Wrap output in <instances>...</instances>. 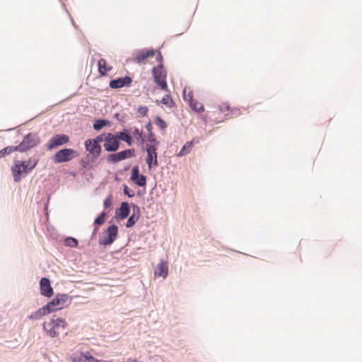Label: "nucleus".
<instances>
[{
  "mask_svg": "<svg viewBox=\"0 0 362 362\" xmlns=\"http://www.w3.org/2000/svg\"><path fill=\"white\" fill-rule=\"evenodd\" d=\"M67 325L64 319L56 317V315H54L49 322H45L42 324V329L49 337L54 338L59 336V329L60 328L65 329Z\"/></svg>",
  "mask_w": 362,
  "mask_h": 362,
  "instance_id": "1",
  "label": "nucleus"
},
{
  "mask_svg": "<svg viewBox=\"0 0 362 362\" xmlns=\"http://www.w3.org/2000/svg\"><path fill=\"white\" fill-rule=\"evenodd\" d=\"M71 303V297L69 294L58 293L45 306L49 313L67 307Z\"/></svg>",
  "mask_w": 362,
  "mask_h": 362,
  "instance_id": "2",
  "label": "nucleus"
},
{
  "mask_svg": "<svg viewBox=\"0 0 362 362\" xmlns=\"http://www.w3.org/2000/svg\"><path fill=\"white\" fill-rule=\"evenodd\" d=\"M40 141V139L37 133L30 132L25 135L22 141L17 145L18 152H27L30 149L37 146Z\"/></svg>",
  "mask_w": 362,
  "mask_h": 362,
  "instance_id": "3",
  "label": "nucleus"
},
{
  "mask_svg": "<svg viewBox=\"0 0 362 362\" xmlns=\"http://www.w3.org/2000/svg\"><path fill=\"white\" fill-rule=\"evenodd\" d=\"M78 156L79 153L74 149L64 148L54 153L52 156V161L56 164L66 163Z\"/></svg>",
  "mask_w": 362,
  "mask_h": 362,
  "instance_id": "4",
  "label": "nucleus"
},
{
  "mask_svg": "<svg viewBox=\"0 0 362 362\" xmlns=\"http://www.w3.org/2000/svg\"><path fill=\"white\" fill-rule=\"evenodd\" d=\"M103 237H100L98 244L103 246L111 245L118 235V227L115 224L110 225L104 232Z\"/></svg>",
  "mask_w": 362,
  "mask_h": 362,
  "instance_id": "5",
  "label": "nucleus"
},
{
  "mask_svg": "<svg viewBox=\"0 0 362 362\" xmlns=\"http://www.w3.org/2000/svg\"><path fill=\"white\" fill-rule=\"evenodd\" d=\"M26 168L25 162L23 160H14L11 167V172L15 182H20L22 178L25 177L30 171Z\"/></svg>",
  "mask_w": 362,
  "mask_h": 362,
  "instance_id": "6",
  "label": "nucleus"
},
{
  "mask_svg": "<svg viewBox=\"0 0 362 362\" xmlns=\"http://www.w3.org/2000/svg\"><path fill=\"white\" fill-rule=\"evenodd\" d=\"M152 74L153 81L161 90L168 91V83L166 81L167 71L163 68L153 67Z\"/></svg>",
  "mask_w": 362,
  "mask_h": 362,
  "instance_id": "7",
  "label": "nucleus"
},
{
  "mask_svg": "<svg viewBox=\"0 0 362 362\" xmlns=\"http://www.w3.org/2000/svg\"><path fill=\"white\" fill-rule=\"evenodd\" d=\"M135 156L134 148H128L115 153H110L107 157L109 163H117L119 161L127 158H132Z\"/></svg>",
  "mask_w": 362,
  "mask_h": 362,
  "instance_id": "8",
  "label": "nucleus"
},
{
  "mask_svg": "<svg viewBox=\"0 0 362 362\" xmlns=\"http://www.w3.org/2000/svg\"><path fill=\"white\" fill-rule=\"evenodd\" d=\"M69 142V136L64 134L54 135L46 144L47 149L52 151Z\"/></svg>",
  "mask_w": 362,
  "mask_h": 362,
  "instance_id": "9",
  "label": "nucleus"
},
{
  "mask_svg": "<svg viewBox=\"0 0 362 362\" xmlns=\"http://www.w3.org/2000/svg\"><path fill=\"white\" fill-rule=\"evenodd\" d=\"M120 146V142L115 134L107 132L105 142L103 144L105 150L107 152H116Z\"/></svg>",
  "mask_w": 362,
  "mask_h": 362,
  "instance_id": "10",
  "label": "nucleus"
},
{
  "mask_svg": "<svg viewBox=\"0 0 362 362\" xmlns=\"http://www.w3.org/2000/svg\"><path fill=\"white\" fill-rule=\"evenodd\" d=\"M84 145L86 150L89 152L92 160L97 159L100 156L102 152L100 144H95L88 139L85 141Z\"/></svg>",
  "mask_w": 362,
  "mask_h": 362,
  "instance_id": "11",
  "label": "nucleus"
},
{
  "mask_svg": "<svg viewBox=\"0 0 362 362\" xmlns=\"http://www.w3.org/2000/svg\"><path fill=\"white\" fill-rule=\"evenodd\" d=\"M132 83V78L129 76L119 77L112 79L109 83V86L112 89H118L123 87H129Z\"/></svg>",
  "mask_w": 362,
  "mask_h": 362,
  "instance_id": "12",
  "label": "nucleus"
},
{
  "mask_svg": "<svg viewBox=\"0 0 362 362\" xmlns=\"http://www.w3.org/2000/svg\"><path fill=\"white\" fill-rule=\"evenodd\" d=\"M40 294L45 297L50 298L54 294L53 288L51 286L49 279L42 277L40 281Z\"/></svg>",
  "mask_w": 362,
  "mask_h": 362,
  "instance_id": "13",
  "label": "nucleus"
},
{
  "mask_svg": "<svg viewBox=\"0 0 362 362\" xmlns=\"http://www.w3.org/2000/svg\"><path fill=\"white\" fill-rule=\"evenodd\" d=\"M131 206L132 207V214L129 216L127 221L125 224L127 228H132L136 223L139 221L141 216V209L140 208L135 204L132 203Z\"/></svg>",
  "mask_w": 362,
  "mask_h": 362,
  "instance_id": "14",
  "label": "nucleus"
},
{
  "mask_svg": "<svg viewBox=\"0 0 362 362\" xmlns=\"http://www.w3.org/2000/svg\"><path fill=\"white\" fill-rule=\"evenodd\" d=\"M131 204L127 202H122L120 204V206L116 209L115 215L117 218L119 220H123L127 218L130 214V207Z\"/></svg>",
  "mask_w": 362,
  "mask_h": 362,
  "instance_id": "15",
  "label": "nucleus"
},
{
  "mask_svg": "<svg viewBox=\"0 0 362 362\" xmlns=\"http://www.w3.org/2000/svg\"><path fill=\"white\" fill-rule=\"evenodd\" d=\"M118 141H124L128 146H132L133 144V139L131 136V129L124 128L122 131L115 132Z\"/></svg>",
  "mask_w": 362,
  "mask_h": 362,
  "instance_id": "16",
  "label": "nucleus"
},
{
  "mask_svg": "<svg viewBox=\"0 0 362 362\" xmlns=\"http://www.w3.org/2000/svg\"><path fill=\"white\" fill-rule=\"evenodd\" d=\"M155 276L165 279L168 275V267L167 262L161 260L154 272Z\"/></svg>",
  "mask_w": 362,
  "mask_h": 362,
  "instance_id": "17",
  "label": "nucleus"
},
{
  "mask_svg": "<svg viewBox=\"0 0 362 362\" xmlns=\"http://www.w3.org/2000/svg\"><path fill=\"white\" fill-rule=\"evenodd\" d=\"M146 163L148 165V169L158 165V153L146 152V157L145 158Z\"/></svg>",
  "mask_w": 362,
  "mask_h": 362,
  "instance_id": "18",
  "label": "nucleus"
},
{
  "mask_svg": "<svg viewBox=\"0 0 362 362\" xmlns=\"http://www.w3.org/2000/svg\"><path fill=\"white\" fill-rule=\"evenodd\" d=\"M155 54V50L153 49H148V50H141L139 51L137 55L135 57V61L138 63L143 62L145 59H148L150 57H152Z\"/></svg>",
  "mask_w": 362,
  "mask_h": 362,
  "instance_id": "19",
  "label": "nucleus"
},
{
  "mask_svg": "<svg viewBox=\"0 0 362 362\" xmlns=\"http://www.w3.org/2000/svg\"><path fill=\"white\" fill-rule=\"evenodd\" d=\"M188 96L191 109L198 113L203 112L204 111V105L201 104L199 107H197L198 102L193 98V94L191 91L188 93Z\"/></svg>",
  "mask_w": 362,
  "mask_h": 362,
  "instance_id": "20",
  "label": "nucleus"
},
{
  "mask_svg": "<svg viewBox=\"0 0 362 362\" xmlns=\"http://www.w3.org/2000/svg\"><path fill=\"white\" fill-rule=\"evenodd\" d=\"M110 122L107 119L99 118L94 120L93 127L95 131H100L105 127H110Z\"/></svg>",
  "mask_w": 362,
  "mask_h": 362,
  "instance_id": "21",
  "label": "nucleus"
},
{
  "mask_svg": "<svg viewBox=\"0 0 362 362\" xmlns=\"http://www.w3.org/2000/svg\"><path fill=\"white\" fill-rule=\"evenodd\" d=\"M48 314H49V311H47V310L46 309V307L44 305L43 307L38 309L37 310L32 313L29 315L28 318L30 320H39L40 317L46 315H48Z\"/></svg>",
  "mask_w": 362,
  "mask_h": 362,
  "instance_id": "22",
  "label": "nucleus"
},
{
  "mask_svg": "<svg viewBox=\"0 0 362 362\" xmlns=\"http://www.w3.org/2000/svg\"><path fill=\"white\" fill-rule=\"evenodd\" d=\"M194 146V141H187L184 146L182 147L179 153L177 154L178 157H182L187 154H188L192 149Z\"/></svg>",
  "mask_w": 362,
  "mask_h": 362,
  "instance_id": "23",
  "label": "nucleus"
},
{
  "mask_svg": "<svg viewBox=\"0 0 362 362\" xmlns=\"http://www.w3.org/2000/svg\"><path fill=\"white\" fill-rule=\"evenodd\" d=\"M132 129L133 136L140 143L141 145H144L146 142V138L144 136L142 131L136 127H134Z\"/></svg>",
  "mask_w": 362,
  "mask_h": 362,
  "instance_id": "24",
  "label": "nucleus"
},
{
  "mask_svg": "<svg viewBox=\"0 0 362 362\" xmlns=\"http://www.w3.org/2000/svg\"><path fill=\"white\" fill-rule=\"evenodd\" d=\"M98 71L101 76H106L107 72L111 70L112 67L107 66L106 61L104 59H100L98 63Z\"/></svg>",
  "mask_w": 362,
  "mask_h": 362,
  "instance_id": "25",
  "label": "nucleus"
},
{
  "mask_svg": "<svg viewBox=\"0 0 362 362\" xmlns=\"http://www.w3.org/2000/svg\"><path fill=\"white\" fill-rule=\"evenodd\" d=\"M15 151H18L17 146H6L0 151V158H4Z\"/></svg>",
  "mask_w": 362,
  "mask_h": 362,
  "instance_id": "26",
  "label": "nucleus"
},
{
  "mask_svg": "<svg viewBox=\"0 0 362 362\" xmlns=\"http://www.w3.org/2000/svg\"><path fill=\"white\" fill-rule=\"evenodd\" d=\"M160 103L163 105H165L167 107L171 108L175 106V103L172 99L170 95L168 94L163 97L160 100ZM157 105H159L160 102L156 100Z\"/></svg>",
  "mask_w": 362,
  "mask_h": 362,
  "instance_id": "27",
  "label": "nucleus"
},
{
  "mask_svg": "<svg viewBox=\"0 0 362 362\" xmlns=\"http://www.w3.org/2000/svg\"><path fill=\"white\" fill-rule=\"evenodd\" d=\"M107 214L105 211H103L94 220L93 224L96 226L103 225L106 220Z\"/></svg>",
  "mask_w": 362,
  "mask_h": 362,
  "instance_id": "28",
  "label": "nucleus"
},
{
  "mask_svg": "<svg viewBox=\"0 0 362 362\" xmlns=\"http://www.w3.org/2000/svg\"><path fill=\"white\" fill-rule=\"evenodd\" d=\"M132 180L139 187H145L146 185V176L142 174L135 178H133Z\"/></svg>",
  "mask_w": 362,
  "mask_h": 362,
  "instance_id": "29",
  "label": "nucleus"
},
{
  "mask_svg": "<svg viewBox=\"0 0 362 362\" xmlns=\"http://www.w3.org/2000/svg\"><path fill=\"white\" fill-rule=\"evenodd\" d=\"M25 162V165L27 168H29L28 170L30 173L37 166L39 159L30 158L28 160H23Z\"/></svg>",
  "mask_w": 362,
  "mask_h": 362,
  "instance_id": "30",
  "label": "nucleus"
},
{
  "mask_svg": "<svg viewBox=\"0 0 362 362\" xmlns=\"http://www.w3.org/2000/svg\"><path fill=\"white\" fill-rule=\"evenodd\" d=\"M64 245L70 247H76L78 245V241L76 238L73 237H66L64 239Z\"/></svg>",
  "mask_w": 362,
  "mask_h": 362,
  "instance_id": "31",
  "label": "nucleus"
},
{
  "mask_svg": "<svg viewBox=\"0 0 362 362\" xmlns=\"http://www.w3.org/2000/svg\"><path fill=\"white\" fill-rule=\"evenodd\" d=\"M82 358H83V362H102L95 358L88 351L80 353Z\"/></svg>",
  "mask_w": 362,
  "mask_h": 362,
  "instance_id": "32",
  "label": "nucleus"
},
{
  "mask_svg": "<svg viewBox=\"0 0 362 362\" xmlns=\"http://www.w3.org/2000/svg\"><path fill=\"white\" fill-rule=\"evenodd\" d=\"M154 122L155 124L161 130L165 129L168 127L166 122L164 121L160 116H156Z\"/></svg>",
  "mask_w": 362,
  "mask_h": 362,
  "instance_id": "33",
  "label": "nucleus"
},
{
  "mask_svg": "<svg viewBox=\"0 0 362 362\" xmlns=\"http://www.w3.org/2000/svg\"><path fill=\"white\" fill-rule=\"evenodd\" d=\"M107 136V133H103V134L98 135L94 139H90L91 141H93L94 143L100 144V142H103V141H104V143L105 142Z\"/></svg>",
  "mask_w": 362,
  "mask_h": 362,
  "instance_id": "34",
  "label": "nucleus"
},
{
  "mask_svg": "<svg viewBox=\"0 0 362 362\" xmlns=\"http://www.w3.org/2000/svg\"><path fill=\"white\" fill-rule=\"evenodd\" d=\"M91 161H93L91 160ZM80 164L83 168H88L90 169L92 168V165L90 164V160L87 157L82 158L80 161Z\"/></svg>",
  "mask_w": 362,
  "mask_h": 362,
  "instance_id": "35",
  "label": "nucleus"
},
{
  "mask_svg": "<svg viewBox=\"0 0 362 362\" xmlns=\"http://www.w3.org/2000/svg\"><path fill=\"white\" fill-rule=\"evenodd\" d=\"M148 112V108L147 106H139L137 108V112L139 113L140 116L145 117L146 116Z\"/></svg>",
  "mask_w": 362,
  "mask_h": 362,
  "instance_id": "36",
  "label": "nucleus"
},
{
  "mask_svg": "<svg viewBox=\"0 0 362 362\" xmlns=\"http://www.w3.org/2000/svg\"><path fill=\"white\" fill-rule=\"evenodd\" d=\"M124 194L129 197H133L134 196V192L131 190L127 185H123Z\"/></svg>",
  "mask_w": 362,
  "mask_h": 362,
  "instance_id": "37",
  "label": "nucleus"
},
{
  "mask_svg": "<svg viewBox=\"0 0 362 362\" xmlns=\"http://www.w3.org/2000/svg\"><path fill=\"white\" fill-rule=\"evenodd\" d=\"M141 174L139 173V168L138 165H134L132 169V175L130 177V179L132 180L133 178H135L138 176H139Z\"/></svg>",
  "mask_w": 362,
  "mask_h": 362,
  "instance_id": "38",
  "label": "nucleus"
},
{
  "mask_svg": "<svg viewBox=\"0 0 362 362\" xmlns=\"http://www.w3.org/2000/svg\"><path fill=\"white\" fill-rule=\"evenodd\" d=\"M103 206L105 209L110 208L112 206L111 194H110L105 199V200L103 202Z\"/></svg>",
  "mask_w": 362,
  "mask_h": 362,
  "instance_id": "39",
  "label": "nucleus"
},
{
  "mask_svg": "<svg viewBox=\"0 0 362 362\" xmlns=\"http://www.w3.org/2000/svg\"><path fill=\"white\" fill-rule=\"evenodd\" d=\"M145 128L148 131V137H154L155 136V134L152 131V123L151 121H149L147 124H146Z\"/></svg>",
  "mask_w": 362,
  "mask_h": 362,
  "instance_id": "40",
  "label": "nucleus"
},
{
  "mask_svg": "<svg viewBox=\"0 0 362 362\" xmlns=\"http://www.w3.org/2000/svg\"><path fill=\"white\" fill-rule=\"evenodd\" d=\"M156 61L158 62V64L157 66H156V67H158V68H163L164 67V65L163 63V56H162L160 52H158V54L156 55Z\"/></svg>",
  "mask_w": 362,
  "mask_h": 362,
  "instance_id": "41",
  "label": "nucleus"
},
{
  "mask_svg": "<svg viewBox=\"0 0 362 362\" xmlns=\"http://www.w3.org/2000/svg\"><path fill=\"white\" fill-rule=\"evenodd\" d=\"M146 145H159V141L156 139V136L148 137L146 139Z\"/></svg>",
  "mask_w": 362,
  "mask_h": 362,
  "instance_id": "42",
  "label": "nucleus"
},
{
  "mask_svg": "<svg viewBox=\"0 0 362 362\" xmlns=\"http://www.w3.org/2000/svg\"><path fill=\"white\" fill-rule=\"evenodd\" d=\"M158 145H146V151L151 153H157Z\"/></svg>",
  "mask_w": 362,
  "mask_h": 362,
  "instance_id": "43",
  "label": "nucleus"
},
{
  "mask_svg": "<svg viewBox=\"0 0 362 362\" xmlns=\"http://www.w3.org/2000/svg\"><path fill=\"white\" fill-rule=\"evenodd\" d=\"M71 359L74 362H83V358H82L81 354H75L71 356Z\"/></svg>",
  "mask_w": 362,
  "mask_h": 362,
  "instance_id": "44",
  "label": "nucleus"
},
{
  "mask_svg": "<svg viewBox=\"0 0 362 362\" xmlns=\"http://www.w3.org/2000/svg\"><path fill=\"white\" fill-rule=\"evenodd\" d=\"M99 227L94 226V228L93 230L92 234H91V239H93L96 237V234L98 231Z\"/></svg>",
  "mask_w": 362,
  "mask_h": 362,
  "instance_id": "45",
  "label": "nucleus"
},
{
  "mask_svg": "<svg viewBox=\"0 0 362 362\" xmlns=\"http://www.w3.org/2000/svg\"><path fill=\"white\" fill-rule=\"evenodd\" d=\"M229 108H230L229 105L226 104V105H223V106H221V107H220V111H221V112H224V111H226V110H229Z\"/></svg>",
  "mask_w": 362,
  "mask_h": 362,
  "instance_id": "46",
  "label": "nucleus"
},
{
  "mask_svg": "<svg viewBox=\"0 0 362 362\" xmlns=\"http://www.w3.org/2000/svg\"><path fill=\"white\" fill-rule=\"evenodd\" d=\"M187 92V87H185L183 90V98L185 100L189 101V96L188 94H186Z\"/></svg>",
  "mask_w": 362,
  "mask_h": 362,
  "instance_id": "47",
  "label": "nucleus"
},
{
  "mask_svg": "<svg viewBox=\"0 0 362 362\" xmlns=\"http://www.w3.org/2000/svg\"><path fill=\"white\" fill-rule=\"evenodd\" d=\"M192 141H194V144L199 143V139L198 138H194Z\"/></svg>",
  "mask_w": 362,
  "mask_h": 362,
  "instance_id": "48",
  "label": "nucleus"
},
{
  "mask_svg": "<svg viewBox=\"0 0 362 362\" xmlns=\"http://www.w3.org/2000/svg\"><path fill=\"white\" fill-rule=\"evenodd\" d=\"M137 194H138L139 196H141V192H140V191H139V192H138V193H137Z\"/></svg>",
  "mask_w": 362,
  "mask_h": 362,
  "instance_id": "49",
  "label": "nucleus"
},
{
  "mask_svg": "<svg viewBox=\"0 0 362 362\" xmlns=\"http://www.w3.org/2000/svg\"><path fill=\"white\" fill-rule=\"evenodd\" d=\"M129 168V166H127L124 168L125 170H127Z\"/></svg>",
  "mask_w": 362,
  "mask_h": 362,
  "instance_id": "50",
  "label": "nucleus"
},
{
  "mask_svg": "<svg viewBox=\"0 0 362 362\" xmlns=\"http://www.w3.org/2000/svg\"><path fill=\"white\" fill-rule=\"evenodd\" d=\"M103 362H107V361H103Z\"/></svg>",
  "mask_w": 362,
  "mask_h": 362,
  "instance_id": "51",
  "label": "nucleus"
}]
</instances>
